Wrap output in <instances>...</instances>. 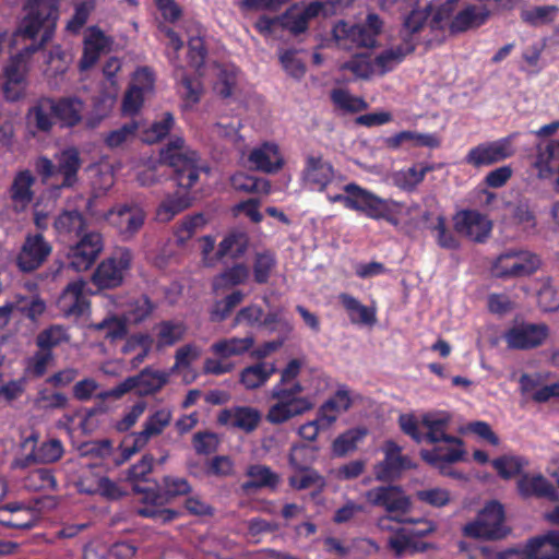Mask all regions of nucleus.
I'll return each instance as SVG.
<instances>
[{
	"label": "nucleus",
	"mask_w": 559,
	"mask_h": 559,
	"mask_svg": "<svg viewBox=\"0 0 559 559\" xmlns=\"http://www.w3.org/2000/svg\"><path fill=\"white\" fill-rule=\"evenodd\" d=\"M342 193H328V200L332 203L340 202L346 209L360 212L371 219H385L397 226L399 216L403 205L392 199H383L373 192L354 183L342 187Z\"/></svg>",
	"instance_id": "nucleus-1"
},
{
	"label": "nucleus",
	"mask_w": 559,
	"mask_h": 559,
	"mask_svg": "<svg viewBox=\"0 0 559 559\" xmlns=\"http://www.w3.org/2000/svg\"><path fill=\"white\" fill-rule=\"evenodd\" d=\"M160 163L174 169L178 186L182 188L193 187L199 179L198 155L186 146L180 136L173 138L160 151Z\"/></svg>",
	"instance_id": "nucleus-2"
},
{
	"label": "nucleus",
	"mask_w": 559,
	"mask_h": 559,
	"mask_svg": "<svg viewBox=\"0 0 559 559\" xmlns=\"http://www.w3.org/2000/svg\"><path fill=\"white\" fill-rule=\"evenodd\" d=\"M304 386H295V389L272 388L271 397L276 402L270 406L266 420L273 425L287 423L294 417L302 415L316 405V401L309 395H300Z\"/></svg>",
	"instance_id": "nucleus-3"
},
{
	"label": "nucleus",
	"mask_w": 559,
	"mask_h": 559,
	"mask_svg": "<svg viewBox=\"0 0 559 559\" xmlns=\"http://www.w3.org/2000/svg\"><path fill=\"white\" fill-rule=\"evenodd\" d=\"M383 21L376 13H369L364 23L349 25L345 21L337 22L333 27V36L337 45L344 49L353 47L371 48L382 32Z\"/></svg>",
	"instance_id": "nucleus-4"
},
{
	"label": "nucleus",
	"mask_w": 559,
	"mask_h": 559,
	"mask_svg": "<svg viewBox=\"0 0 559 559\" xmlns=\"http://www.w3.org/2000/svg\"><path fill=\"white\" fill-rule=\"evenodd\" d=\"M88 211L97 221L106 222L126 240L139 233L145 222V212L136 203H119L107 212H94L92 201L88 202Z\"/></svg>",
	"instance_id": "nucleus-5"
},
{
	"label": "nucleus",
	"mask_w": 559,
	"mask_h": 559,
	"mask_svg": "<svg viewBox=\"0 0 559 559\" xmlns=\"http://www.w3.org/2000/svg\"><path fill=\"white\" fill-rule=\"evenodd\" d=\"M253 344L254 338L252 336L218 340L210 347V352L215 357H209L204 360V372L214 376L230 372L234 370L235 364L230 362L229 358L243 355Z\"/></svg>",
	"instance_id": "nucleus-6"
},
{
	"label": "nucleus",
	"mask_w": 559,
	"mask_h": 559,
	"mask_svg": "<svg viewBox=\"0 0 559 559\" xmlns=\"http://www.w3.org/2000/svg\"><path fill=\"white\" fill-rule=\"evenodd\" d=\"M159 32L168 39L167 41V57L174 67V75L178 81V88L181 96L189 103H199L203 93L202 85L199 80L191 79L185 72V69L179 63L178 52L183 47V41L180 36L170 27L162 25Z\"/></svg>",
	"instance_id": "nucleus-7"
},
{
	"label": "nucleus",
	"mask_w": 559,
	"mask_h": 559,
	"mask_svg": "<svg viewBox=\"0 0 559 559\" xmlns=\"http://www.w3.org/2000/svg\"><path fill=\"white\" fill-rule=\"evenodd\" d=\"M507 533L503 508L497 501L487 503L474 521L463 526L464 536L476 539H499Z\"/></svg>",
	"instance_id": "nucleus-8"
},
{
	"label": "nucleus",
	"mask_w": 559,
	"mask_h": 559,
	"mask_svg": "<svg viewBox=\"0 0 559 559\" xmlns=\"http://www.w3.org/2000/svg\"><path fill=\"white\" fill-rule=\"evenodd\" d=\"M38 43H33L22 49L17 55L11 58L4 69L5 82L3 93L8 102H17L23 95L26 86L25 76L27 72L28 58L41 49L47 43H43L41 36Z\"/></svg>",
	"instance_id": "nucleus-9"
},
{
	"label": "nucleus",
	"mask_w": 559,
	"mask_h": 559,
	"mask_svg": "<svg viewBox=\"0 0 559 559\" xmlns=\"http://www.w3.org/2000/svg\"><path fill=\"white\" fill-rule=\"evenodd\" d=\"M133 260L132 251L118 247L96 267L92 281L99 288H115L121 285Z\"/></svg>",
	"instance_id": "nucleus-10"
},
{
	"label": "nucleus",
	"mask_w": 559,
	"mask_h": 559,
	"mask_svg": "<svg viewBox=\"0 0 559 559\" xmlns=\"http://www.w3.org/2000/svg\"><path fill=\"white\" fill-rule=\"evenodd\" d=\"M540 259L531 251L523 249H508L503 251L492 264V273L497 277H522L537 271Z\"/></svg>",
	"instance_id": "nucleus-11"
},
{
	"label": "nucleus",
	"mask_w": 559,
	"mask_h": 559,
	"mask_svg": "<svg viewBox=\"0 0 559 559\" xmlns=\"http://www.w3.org/2000/svg\"><path fill=\"white\" fill-rule=\"evenodd\" d=\"M368 503L374 507H382L388 514L405 516L411 510L409 497L400 486H379L365 492Z\"/></svg>",
	"instance_id": "nucleus-12"
},
{
	"label": "nucleus",
	"mask_w": 559,
	"mask_h": 559,
	"mask_svg": "<svg viewBox=\"0 0 559 559\" xmlns=\"http://www.w3.org/2000/svg\"><path fill=\"white\" fill-rule=\"evenodd\" d=\"M512 141L513 135H510L481 143L468 151L465 162L474 167H484L504 160L514 154Z\"/></svg>",
	"instance_id": "nucleus-13"
},
{
	"label": "nucleus",
	"mask_w": 559,
	"mask_h": 559,
	"mask_svg": "<svg viewBox=\"0 0 559 559\" xmlns=\"http://www.w3.org/2000/svg\"><path fill=\"white\" fill-rule=\"evenodd\" d=\"M491 12L486 5L468 4L456 14L454 12L448 21L442 22L441 26L435 25L436 12L430 21V26L435 29L449 27L451 33H462L469 28L479 27L489 19Z\"/></svg>",
	"instance_id": "nucleus-14"
},
{
	"label": "nucleus",
	"mask_w": 559,
	"mask_h": 559,
	"mask_svg": "<svg viewBox=\"0 0 559 559\" xmlns=\"http://www.w3.org/2000/svg\"><path fill=\"white\" fill-rule=\"evenodd\" d=\"M453 221L455 231L475 242L485 241L492 229L491 221L475 210L461 211Z\"/></svg>",
	"instance_id": "nucleus-15"
},
{
	"label": "nucleus",
	"mask_w": 559,
	"mask_h": 559,
	"mask_svg": "<svg viewBox=\"0 0 559 559\" xmlns=\"http://www.w3.org/2000/svg\"><path fill=\"white\" fill-rule=\"evenodd\" d=\"M102 250V235L98 233L85 234L78 243L70 247L68 252L69 265L76 272L86 271Z\"/></svg>",
	"instance_id": "nucleus-16"
},
{
	"label": "nucleus",
	"mask_w": 559,
	"mask_h": 559,
	"mask_svg": "<svg viewBox=\"0 0 559 559\" xmlns=\"http://www.w3.org/2000/svg\"><path fill=\"white\" fill-rule=\"evenodd\" d=\"M548 336L545 324L519 323L510 328L503 335L509 348L530 349L544 343Z\"/></svg>",
	"instance_id": "nucleus-17"
},
{
	"label": "nucleus",
	"mask_w": 559,
	"mask_h": 559,
	"mask_svg": "<svg viewBox=\"0 0 559 559\" xmlns=\"http://www.w3.org/2000/svg\"><path fill=\"white\" fill-rule=\"evenodd\" d=\"M384 459L373 467L377 480L386 481L399 477L402 471L413 467L412 461L402 455V448L394 441H386L383 447Z\"/></svg>",
	"instance_id": "nucleus-18"
},
{
	"label": "nucleus",
	"mask_w": 559,
	"mask_h": 559,
	"mask_svg": "<svg viewBox=\"0 0 559 559\" xmlns=\"http://www.w3.org/2000/svg\"><path fill=\"white\" fill-rule=\"evenodd\" d=\"M51 246L41 234L28 235L16 258V264L23 272L38 269L51 253Z\"/></svg>",
	"instance_id": "nucleus-19"
},
{
	"label": "nucleus",
	"mask_w": 559,
	"mask_h": 559,
	"mask_svg": "<svg viewBox=\"0 0 559 559\" xmlns=\"http://www.w3.org/2000/svg\"><path fill=\"white\" fill-rule=\"evenodd\" d=\"M112 44V38L107 36L98 26H90L84 35L80 69L87 70L92 68L102 55L110 51Z\"/></svg>",
	"instance_id": "nucleus-20"
},
{
	"label": "nucleus",
	"mask_w": 559,
	"mask_h": 559,
	"mask_svg": "<svg viewBox=\"0 0 559 559\" xmlns=\"http://www.w3.org/2000/svg\"><path fill=\"white\" fill-rule=\"evenodd\" d=\"M29 122H35L41 131H47L53 119L62 126L71 127L80 120L76 107H32L27 114Z\"/></svg>",
	"instance_id": "nucleus-21"
},
{
	"label": "nucleus",
	"mask_w": 559,
	"mask_h": 559,
	"mask_svg": "<svg viewBox=\"0 0 559 559\" xmlns=\"http://www.w3.org/2000/svg\"><path fill=\"white\" fill-rule=\"evenodd\" d=\"M523 559H559V531L530 538L522 549Z\"/></svg>",
	"instance_id": "nucleus-22"
},
{
	"label": "nucleus",
	"mask_w": 559,
	"mask_h": 559,
	"mask_svg": "<svg viewBox=\"0 0 559 559\" xmlns=\"http://www.w3.org/2000/svg\"><path fill=\"white\" fill-rule=\"evenodd\" d=\"M155 76L147 67L139 68L131 79L122 105H143L154 94Z\"/></svg>",
	"instance_id": "nucleus-23"
},
{
	"label": "nucleus",
	"mask_w": 559,
	"mask_h": 559,
	"mask_svg": "<svg viewBox=\"0 0 559 559\" xmlns=\"http://www.w3.org/2000/svg\"><path fill=\"white\" fill-rule=\"evenodd\" d=\"M261 420L258 409L249 406H234L222 409L217 415L221 425L237 428L246 432L253 431Z\"/></svg>",
	"instance_id": "nucleus-24"
},
{
	"label": "nucleus",
	"mask_w": 559,
	"mask_h": 559,
	"mask_svg": "<svg viewBox=\"0 0 559 559\" xmlns=\"http://www.w3.org/2000/svg\"><path fill=\"white\" fill-rule=\"evenodd\" d=\"M451 415L445 411L429 412L421 416L420 425L426 430L424 441L430 443L456 442V437L447 433Z\"/></svg>",
	"instance_id": "nucleus-25"
},
{
	"label": "nucleus",
	"mask_w": 559,
	"mask_h": 559,
	"mask_svg": "<svg viewBox=\"0 0 559 559\" xmlns=\"http://www.w3.org/2000/svg\"><path fill=\"white\" fill-rule=\"evenodd\" d=\"M35 181L36 178L28 169L15 174L9 189V197L14 211L23 212L31 205L34 199L33 186Z\"/></svg>",
	"instance_id": "nucleus-26"
},
{
	"label": "nucleus",
	"mask_w": 559,
	"mask_h": 559,
	"mask_svg": "<svg viewBox=\"0 0 559 559\" xmlns=\"http://www.w3.org/2000/svg\"><path fill=\"white\" fill-rule=\"evenodd\" d=\"M248 162L254 169L267 174L278 171L284 165L283 155L274 142H264L254 147L248 156Z\"/></svg>",
	"instance_id": "nucleus-27"
},
{
	"label": "nucleus",
	"mask_w": 559,
	"mask_h": 559,
	"mask_svg": "<svg viewBox=\"0 0 559 559\" xmlns=\"http://www.w3.org/2000/svg\"><path fill=\"white\" fill-rule=\"evenodd\" d=\"M332 166L320 157H308L302 171L304 183L311 190L323 191L333 183Z\"/></svg>",
	"instance_id": "nucleus-28"
},
{
	"label": "nucleus",
	"mask_w": 559,
	"mask_h": 559,
	"mask_svg": "<svg viewBox=\"0 0 559 559\" xmlns=\"http://www.w3.org/2000/svg\"><path fill=\"white\" fill-rule=\"evenodd\" d=\"M86 283L76 280L68 284L61 294L58 306L64 316H81L87 308V300L83 292Z\"/></svg>",
	"instance_id": "nucleus-29"
},
{
	"label": "nucleus",
	"mask_w": 559,
	"mask_h": 559,
	"mask_svg": "<svg viewBox=\"0 0 559 559\" xmlns=\"http://www.w3.org/2000/svg\"><path fill=\"white\" fill-rule=\"evenodd\" d=\"M432 450H421L420 456L431 466L441 468L444 463H454L462 460L464 450L462 441L456 438V442H440Z\"/></svg>",
	"instance_id": "nucleus-30"
},
{
	"label": "nucleus",
	"mask_w": 559,
	"mask_h": 559,
	"mask_svg": "<svg viewBox=\"0 0 559 559\" xmlns=\"http://www.w3.org/2000/svg\"><path fill=\"white\" fill-rule=\"evenodd\" d=\"M416 41L405 38L402 44L385 49L374 60L377 73L383 75L400 64L403 59L415 50Z\"/></svg>",
	"instance_id": "nucleus-31"
},
{
	"label": "nucleus",
	"mask_w": 559,
	"mask_h": 559,
	"mask_svg": "<svg viewBox=\"0 0 559 559\" xmlns=\"http://www.w3.org/2000/svg\"><path fill=\"white\" fill-rule=\"evenodd\" d=\"M338 300L352 323L367 326L376 324L377 311L374 308L362 305L357 298L346 293L340 294Z\"/></svg>",
	"instance_id": "nucleus-32"
},
{
	"label": "nucleus",
	"mask_w": 559,
	"mask_h": 559,
	"mask_svg": "<svg viewBox=\"0 0 559 559\" xmlns=\"http://www.w3.org/2000/svg\"><path fill=\"white\" fill-rule=\"evenodd\" d=\"M186 332L187 328L180 321H162L154 326V346L157 350L171 347L183 338Z\"/></svg>",
	"instance_id": "nucleus-33"
},
{
	"label": "nucleus",
	"mask_w": 559,
	"mask_h": 559,
	"mask_svg": "<svg viewBox=\"0 0 559 559\" xmlns=\"http://www.w3.org/2000/svg\"><path fill=\"white\" fill-rule=\"evenodd\" d=\"M154 346L153 337L147 333H135L127 337L121 347L123 355H133L130 365L131 368H138L151 353Z\"/></svg>",
	"instance_id": "nucleus-34"
},
{
	"label": "nucleus",
	"mask_w": 559,
	"mask_h": 559,
	"mask_svg": "<svg viewBox=\"0 0 559 559\" xmlns=\"http://www.w3.org/2000/svg\"><path fill=\"white\" fill-rule=\"evenodd\" d=\"M171 411L159 408L151 414L144 421L143 429L138 435V445L145 447L150 439L159 436L171 421Z\"/></svg>",
	"instance_id": "nucleus-35"
},
{
	"label": "nucleus",
	"mask_w": 559,
	"mask_h": 559,
	"mask_svg": "<svg viewBox=\"0 0 559 559\" xmlns=\"http://www.w3.org/2000/svg\"><path fill=\"white\" fill-rule=\"evenodd\" d=\"M246 475L249 479L241 486L245 491H251L260 488L274 489L281 481V477L277 473L262 464L249 466Z\"/></svg>",
	"instance_id": "nucleus-36"
},
{
	"label": "nucleus",
	"mask_w": 559,
	"mask_h": 559,
	"mask_svg": "<svg viewBox=\"0 0 559 559\" xmlns=\"http://www.w3.org/2000/svg\"><path fill=\"white\" fill-rule=\"evenodd\" d=\"M276 371V367L272 362H258L246 367L239 374V382L247 390H254L264 385L271 376Z\"/></svg>",
	"instance_id": "nucleus-37"
},
{
	"label": "nucleus",
	"mask_w": 559,
	"mask_h": 559,
	"mask_svg": "<svg viewBox=\"0 0 559 559\" xmlns=\"http://www.w3.org/2000/svg\"><path fill=\"white\" fill-rule=\"evenodd\" d=\"M170 372L156 370L151 367L143 369L138 376L132 377L135 389L141 395H148L160 390L169 379Z\"/></svg>",
	"instance_id": "nucleus-38"
},
{
	"label": "nucleus",
	"mask_w": 559,
	"mask_h": 559,
	"mask_svg": "<svg viewBox=\"0 0 559 559\" xmlns=\"http://www.w3.org/2000/svg\"><path fill=\"white\" fill-rule=\"evenodd\" d=\"M352 405L349 392L346 389H338L336 393L328 400L320 408L321 420L325 425H333L338 415L346 412Z\"/></svg>",
	"instance_id": "nucleus-39"
},
{
	"label": "nucleus",
	"mask_w": 559,
	"mask_h": 559,
	"mask_svg": "<svg viewBox=\"0 0 559 559\" xmlns=\"http://www.w3.org/2000/svg\"><path fill=\"white\" fill-rule=\"evenodd\" d=\"M57 173L63 176L62 187H71L76 181V174L81 167L79 152L74 147H69L56 156Z\"/></svg>",
	"instance_id": "nucleus-40"
},
{
	"label": "nucleus",
	"mask_w": 559,
	"mask_h": 559,
	"mask_svg": "<svg viewBox=\"0 0 559 559\" xmlns=\"http://www.w3.org/2000/svg\"><path fill=\"white\" fill-rule=\"evenodd\" d=\"M156 306L146 296H140L129 299L122 309L124 320L138 325L148 319L154 312Z\"/></svg>",
	"instance_id": "nucleus-41"
},
{
	"label": "nucleus",
	"mask_w": 559,
	"mask_h": 559,
	"mask_svg": "<svg viewBox=\"0 0 559 559\" xmlns=\"http://www.w3.org/2000/svg\"><path fill=\"white\" fill-rule=\"evenodd\" d=\"M518 488L522 496L556 498L555 488L542 475H523L518 483Z\"/></svg>",
	"instance_id": "nucleus-42"
},
{
	"label": "nucleus",
	"mask_w": 559,
	"mask_h": 559,
	"mask_svg": "<svg viewBox=\"0 0 559 559\" xmlns=\"http://www.w3.org/2000/svg\"><path fill=\"white\" fill-rule=\"evenodd\" d=\"M211 69L217 76L214 84L215 93L223 98L229 97L237 82V69L234 66H223L216 62L211 64Z\"/></svg>",
	"instance_id": "nucleus-43"
},
{
	"label": "nucleus",
	"mask_w": 559,
	"mask_h": 559,
	"mask_svg": "<svg viewBox=\"0 0 559 559\" xmlns=\"http://www.w3.org/2000/svg\"><path fill=\"white\" fill-rule=\"evenodd\" d=\"M389 547L395 555L401 556L407 552H423L427 549L428 545L414 540L412 538V533H408V528L401 527L397 528L395 534L389 538Z\"/></svg>",
	"instance_id": "nucleus-44"
},
{
	"label": "nucleus",
	"mask_w": 559,
	"mask_h": 559,
	"mask_svg": "<svg viewBox=\"0 0 559 559\" xmlns=\"http://www.w3.org/2000/svg\"><path fill=\"white\" fill-rule=\"evenodd\" d=\"M96 4L97 0H73L74 14L68 21L66 29L69 33L79 34L96 9Z\"/></svg>",
	"instance_id": "nucleus-45"
},
{
	"label": "nucleus",
	"mask_w": 559,
	"mask_h": 559,
	"mask_svg": "<svg viewBox=\"0 0 559 559\" xmlns=\"http://www.w3.org/2000/svg\"><path fill=\"white\" fill-rule=\"evenodd\" d=\"M175 126V119L170 112H165L159 120L152 122L147 127H140L142 140L152 144L164 139Z\"/></svg>",
	"instance_id": "nucleus-46"
},
{
	"label": "nucleus",
	"mask_w": 559,
	"mask_h": 559,
	"mask_svg": "<svg viewBox=\"0 0 559 559\" xmlns=\"http://www.w3.org/2000/svg\"><path fill=\"white\" fill-rule=\"evenodd\" d=\"M276 264L277 261L275 254L271 251H262L255 253L252 264L254 281L258 284L267 283L276 267Z\"/></svg>",
	"instance_id": "nucleus-47"
},
{
	"label": "nucleus",
	"mask_w": 559,
	"mask_h": 559,
	"mask_svg": "<svg viewBox=\"0 0 559 559\" xmlns=\"http://www.w3.org/2000/svg\"><path fill=\"white\" fill-rule=\"evenodd\" d=\"M559 8L557 5H538L521 11V20L534 27L551 23Z\"/></svg>",
	"instance_id": "nucleus-48"
},
{
	"label": "nucleus",
	"mask_w": 559,
	"mask_h": 559,
	"mask_svg": "<svg viewBox=\"0 0 559 559\" xmlns=\"http://www.w3.org/2000/svg\"><path fill=\"white\" fill-rule=\"evenodd\" d=\"M188 48L190 66L195 69L200 76L205 75V58L207 51L205 49L204 41L203 38L201 37V32L199 29L197 31V35H191L189 37Z\"/></svg>",
	"instance_id": "nucleus-49"
},
{
	"label": "nucleus",
	"mask_w": 559,
	"mask_h": 559,
	"mask_svg": "<svg viewBox=\"0 0 559 559\" xmlns=\"http://www.w3.org/2000/svg\"><path fill=\"white\" fill-rule=\"evenodd\" d=\"M248 248V237L242 231H235L227 235L219 243L218 257H241Z\"/></svg>",
	"instance_id": "nucleus-50"
},
{
	"label": "nucleus",
	"mask_w": 559,
	"mask_h": 559,
	"mask_svg": "<svg viewBox=\"0 0 559 559\" xmlns=\"http://www.w3.org/2000/svg\"><path fill=\"white\" fill-rule=\"evenodd\" d=\"M234 189L243 192H254L267 194L271 191V185L265 179H260L246 174H237L231 178Z\"/></svg>",
	"instance_id": "nucleus-51"
},
{
	"label": "nucleus",
	"mask_w": 559,
	"mask_h": 559,
	"mask_svg": "<svg viewBox=\"0 0 559 559\" xmlns=\"http://www.w3.org/2000/svg\"><path fill=\"white\" fill-rule=\"evenodd\" d=\"M190 199L187 194L167 197L157 210V217L160 222H168L175 215L190 206Z\"/></svg>",
	"instance_id": "nucleus-52"
},
{
	"label": "nucleus",
	"mask_w": 559,
	"mask_h": 559,
	"mask_svg": "<svg viewBox=\"0 0 559 559\" xmlns=\"http://www.w3.org/2000/svg\"><path fill=\"white\" fill-rule=\"evenodd\" d=\"M526 464L527 462L518 455H503L492 461V466L504 479L512 478L520 474Z\"/></svg>",
	"instance_id": "nucleus-53"
},
{
	"label": "nucleus",
	"mask_w": 559,
	"mask_h": 559,
	"mask_svg": "<svg viewBox=\"0 0 559 559\" xmlns=\"http://www.w3.org/2000/svg\"><path fill=\"white\" fill-rule=\"evenodd\" d=\"M127 321L124 318L116 316L105 318L103 321L95 323L93 328L104 333V336L110 341L122 338L127 335Z\"/></svg>",
	"instance_id": "nucleus-54"
},
{
	"label": "nucleus",
	"mask_w": 559,
	"mask_h": 559,
	"mask_svg": "<svg viewBox=\"0 0 559 559\" xmlns=\"http://www.w3.org/2000/svg\"><path fill=\"white\" fill-rule=\"evenodd\" d=\"M365 435L366 431L362 429H350L338 436L333 442L334 454L337 456H344L354 451Z\"/></svg>",
	"instance_id": "nucleus-55"
},
{
	"label": "nucleus",
	"mask_w": 559,
	"mask_h": 559,
	"mask_svg": "<svg viewBox=\"0 0 559 559\" xmlns=\"http://www.w3.org/2000/svg\"><path fill=\"white\" fill-rule=\"evenodd\" d=\"M428 168L424 166L409 167L405 170L395 173L393 181L401 189L412 190L424 180Z\"/></svg>",
	"instance_id": "nucleus-56"
},
{
	"label": "nucleus",
	"mask_w": 559,
	"mask_h": 559,
	"mask_svg": "<svg viewBox=\"0 0 559 559\" xmlns=\"http://www.w3.org/2000/svg\"><path fill=\"white\" fill-rule=\"evenodd\" d=\"M84 218L76 211H67L55 221V228L60 234H80L84 229Z\"/></svg>",
	"instance_id": "nucleus-57"
},
{
	"label": "nucleus",
	"mask_w": 559,
	"mask_h": 559,
	"mask_svg": "<svg viewBox=\"0 0 559 559\" xmlns=\"http://www.w3.org/2000/svg\"><path fill=\"white\" fill-rule=\"evenodd\" d=\"M63 454V445L58 439H49L33 451V457L39 463H53Z\"/></svg>",
	"instance_id": "nucleus-58"
},
{
	"label": "nucleus",
	"mask_w": 559,
	"mask_h": 559,
	"mask_svg": "<svg viewBox=\"0 0 559 559\" xmlns=\"http://www.w3.org/2000/svg\"><path fill=\"white\" fill-rule=\"evenodd\" d=\"M92 187L97 193L107 192L115 183L114 170L110 165H99L92 169Z\"/></svg>",
	"instance_id": "nucleus-59"
},
{
	"label": "nucleus",
	"mask_w": 559,
	"mask_h": 559,
	"mask_svg": "<svg viewBox=\"0 0 559 559\" xmlns=\"http://www.w3.org/2000/svg\"><path fill=\"white\" fill-rule=\"evenodd\" d=\"M68 340L69 335L63 326L52 325L38 334L37 345L41 349H49L60 345L61 343L68 342Z\"/></svg>",
	"instance_id": "nucleus-60"
},
{
	"label": "nucleus",
	"mask_w": 559,
	"mask_h": 559,
	"mask_svg": "<svg viewBox=\"0 0 559 559\" xmlns=\"http://www.w3.org/2000/svg\"><path fill=\"white\" fill-rule=\"evenodd\" d=\"M299 472V474L292 475L288 478V483L292 488L296 490H304L312 486L320 488L324 486L323 478L316 471L309 469L307 467Z\"/></svg>",
	"instance_id": "nucleus-61"
},
{
	"label": "nucleus",
	"mask_w": 559,
	"mask_h": 559,
	"mask_svg": "<svg viewBox=\"0 0 559 559\" xmlns=\"http://www.w3.org/2000/svg\"><path fill=\"white\" fill-rule=\"evenodd\" d=\"M15 308L31 320H36L46 310V304L38 297H15Z\"/></svg>",
	"instance_id": "nucleus-62"
},
{
	"label": "nucleus",
	"mask_w": 559,
	"mask_h": 559,
	"mask_svg": "<svg viewBox=\"0 0 559 559\" xmlns=\"http://www.w3.org/2000/svg\"><path fill=\"white\" fill-rule=\"evenodd\" d=\"M429 13L426 9L413 10L404 20L403 23V40L405 38L413 39V35L421 31L428 20Z\"/></svg>",
	"instance_id": "nucleus-63"
},
{
	"label": "nucleus",
	"mask_w": 559,
	"mask_h": 559,
	"mask_svg": "<svg viewBox=\"0 0 559 559\" xmlns=\"http://www.w3.org/2000/svg\"><path fill=\"white\" fill-rule=\"evenodd\" d=\"M34 403L38 409L64 408L68 404V397L60 392L41 390L37 394Z\"/></svg>",
	"instance_id": "nucleus-64"
}]
</instances>
